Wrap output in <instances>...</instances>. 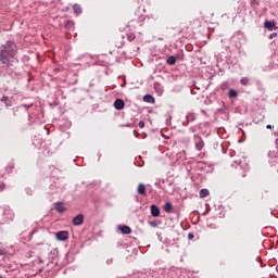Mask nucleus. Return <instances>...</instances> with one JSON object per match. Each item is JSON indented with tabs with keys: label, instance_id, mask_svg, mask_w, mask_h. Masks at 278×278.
<instances>
[{
	"label": "nucleus",
	"instance_id": "obj_20",
	"mask_svg": "<svg viewBox=\"0 0 278 278\" xmlns=\"http://www.w3.org/2000/svg\"><path fill=\"white\" fill-rule=\"evenodd\" d=\"M241 85L242 86H248L249 85V78L248 77H243L241 80H240Z\"/></svg>",
	"mask_w": 278,
	"mask_h": 278
},
{
	"label": "nucleus",
	"instance_id": "obj_15",
	"mask_svg": "<svg viewBox=\"0 0 278 278\" xmlns=\"http://www.w3.org/2000/svg\"><path fill=\"white\" fill-rule=\"evenodd\" d=\"M205 197H210V191L207 189H202L200 191V199H205Z\"/></svg>",
	"mask_w": 278,
	"mask_h": 278
},
{
	"label": "nucleus",
	"instance_id": "obj_8",
	"mask_svg": "<svg viewBox=\"0 0 278 278\" xmlns=\"http://www.w3.org/2000/svg\"><path fill=\"white\" fill-rule=\"evenodd\" d=\"M137 192H138V194H141L142 197H144V194H147V187L144 186V184L138 185Z\"/></svg>",
	"mask_w": 278,
	"mask_h": 278
},
{
	"label": "nucleus",
	"instance_id": "obj_19",
	"mask_svg": "<svg viewBox=\"0 0 278 278\" xmlns=\"http://www.w3.org/2000/svg\"><path fill=\"white\" fill-rule=\"evenodd\" d=\"M73 10L75 14H81V7H79L78 4H74Z\"/></svg>",
	"mask_w": 278,
	"mask_h": 278
},
{
	"label": "nucleus",
	"instance_id": "obj_3",
	"mask_svg": "<svg viewBox=\"0 0 278 278\" xmlns=\"http://www.w3.org/2000/svg\"><path fill=\"white\" fill-rule=\"evenodd\" d=\"M72 223L75 227H79V225H84V215L78 214L73 218Z\"/></svg>",
	"mask_w": 278,
	"mask_h": 278
},
{
	"label": "nucleus",
	"instance_id": "obj_5",
	"mask_svg": "<svg viewBox=\"0 0 278 278\" xmlns=\"http://www.w3.org/2000/svg\"><path fill=\"white\" fill-rule=\"evenodd\" d=\"M205 147V143L203 142V139L201 137H195V149L198 151H201Z\"/></svg>",
	"mask_w": 278,
	"mask_h": 278
},
{
	"label": "nucleus",
	"instance_id": "obj_13",
	"mask_svg": "<svg viewBox=\"0 0 278 278\" xmlns=\"http://www.w3.org/2000/svg\"><path fill=\"white\" fill-rule=\"evenodd\" d=\"M177 63V59L173 55L167 58V64H169V66H175V64Z\"/></svg>",
	"mask_w": 278,
	"mask_h": 278
},
{
	"label": "nucleus",
	"instance_id": "obj_10",
	"mask_svg": "<svg viewBox=\"0 0 278 278\" xmlns=\"http://www.w3.org/2000/svg\"><path fill=\"white\" fill-rule=\"evenodd\" d=\"M55 210L56 212H59L60 214H62L63 212H66V207H64V203L62 202H58L55 204Z\"/></svg>",
	"mask_w": 278,
	"mask_h": 278
},
{
	"label": "nucleus",
	"instance_id": "obj_18",
	"mask_svg": "<svg viewBox=\"0 0 278 278\" xmlns=\"http://www.w3.org/2000/svg\"><path fill=\"white\" fill-rule=\"evenodd\" d=\"M195 116H194V113H189L188 115H187V122L188 123H192L193 121H195Z\"/></svg>",
	"mask_w": 278,
	"mask_h": 278
},
{
	"label": "nucleus",
	"instance_id": "obj_4",
	"mask_svg": "<svg viewBox=\"0 0 278 278\" xmlns=\"http://www.w3.org/2000/svg\"><path fill=\"white\" fill-rule=\"evenodd\" d=\"M264 28L268 29V31H273V29H277V25L275 24V22L266 21L264 23Z\"/></svg>",
	"mask_w": 278,
	"mask_h": 278
},
{
	"label": "nucleus",
	"instance_id": "obj_9",
	"mask_svg": "<svg viewBox=\"0 0 278 278\" xmlns=\"http://www.w3.org/2000/svg\"><path fill=\"white\" fill-rule=\"evenodd\" d=\"M119 231H122V233L129 236V233H131V228L129 226H118Z\"/></svg>",
	"mask_w": 278,
	"mask_h": 278
},
{
	"label": "nucleus",
	"instance_id": "obj_6",
	"mask_svg": "<svg viewBox=\"0 0 278 278\" xmlns=\"http://www.w3.org/2000/svg\"><path fill=\"white\" fill-rule=\"evenodd\" d=\"M150 210H151V215H152L154 218H157V216H160V207H157V205L152 204V205L150 206Z\"/></svg>",
	"mask_w": 278,
	"mask_h": 278
},
{
	"label": "nucleus",
	"instance_id": "obj_12",
	"mask_svg": "<svg viewBox=\"0 0 278 278\" xmlns=\"http://www.w3.org/2000/svg\"><path fill=\"white\" fill-rule=\"evenodd\" d=\"M164 210L167 214H170V212H173V203L166 202L164 205Z\"/></svg>",
	"mask_w": 278,
	"mask_h": 278
},
{
	"label": "nucleus",
	"instance_id": "obj_2",
	"mask_svg": "<svg viewBox=\"0 0 278 278\" xmlns=\"http://www.w3.org/2000/svg\"><path fill=\"white\" fill-rule=\"evenodd\" d=\"M55 238L56 240L64 242V240H68V231L66 230L59 231L56 232Z\"/></svg>",
	"mask_w": 278,
	"mask_h": 278
},
{
	"label": "nucleus",
	"instance_id": "obj_22",
	"mask_svg": "<svg viewBox=\"0 0 278 278\" xmlns=\"http://www.w3.org/2000/svg\"><path fill=\"white\" fill-rule=\"evenodd\" d=\"M194 239V235L192 232L188 233V240H193Z\"/></svg>",
	"mask_w": 278,
	"mask_h": 278
},
{
	"label": "nucleus",
	"instance_id": "obj_14",
	"mask_svg": "<svg viewBox=\"0 0 278 278\" xmlns=\"http://www.w3.org/2000/svg\"><path fill=\"white\" fill-rule=\"evenodd\" d=\"M74 25H75V22H73V21H71V20H67V21H65V23H64L65 29H71V27H74Z\"/></svg>",
	"mask_w": 278,
	"mask_h": 278
},
{
	"label": "nucleus",
	"instance_id": "obj_17",
	"mask_svg": "<svg viewBox=\"0 0 278 278\" xmlns=\"http://www.w3.org/2000/svg\"><path fill=\"white\" fill-rule=\"evenodd\" d=\"M127 40H129V42H134V40H136V34L128 33L127 34Z\"/></svg>",
	"mask_w": 278,
	"mask_h": 278
},
{
	"label": "nucleus",
	"instance_id": "obj_23",
	"mask_svg": "<svg viewBox=\"0 0 278 278\" xmlns=\"http://www.w3.org/2000/svg\"><path fill=\"white\" fill-rule=\"evenodd\" d=\"M9 99H10V98H8V96H4V97L1 98V101H2V103H3V102H8Z\"/></svg>",
	"mask_w": 278,
	"mask_h": 278
},
{
	"label": "nucleus",
	"instance_id": "obj_16",
	"mask_svg": "<svg viewBox=\"0 0 278 278\" xmlns=\"http://www.w3.org/2000/svg\"><path fill=\"white\" fill-rule=\"evenodd\" d=\"M228 97L230 99H236V97H238V92L233 89H230L229 92H228Z\"/></svg>",
	"mask_w": 278,
	"mask_h": 278
},
{
	"label": "nucleus",
	"instance_id": "obj_25",
	"mask_svg": "<svg viewBox=\"0 0 278 278\" xmlns=\"http://www.w3.org/2000/svg\"><path fill=\"white\" fill-rule=\"evenodd\" d=\"M266 129H273V125L268 124V125L266 126Z\"/></svg>",
	"mask_w": 278,
	"mask_h": 278
},
{
	"label": "nucleus",
	"instance_id": "obj_24",
	"mask_svg": "<svg viewBox=\"0 0 278 278\" xmlns=\"http://www.w3.org/2000/svg\"><path fill=\"white\" fill-rule=\"evenodd\" d=\"M139 127H140V129H144V122L140 121L139 122Z\"/></svg>",
	"mask_w": 278,
	"mask_h": 278
},
{
	"label": "nucleus",
	"instance_id": "obj_21",
	"mask_svg": "<svg viewBox=\"0 0 278 278\" xmlns=\"http://www.w3.org/2000/svg\"><path fill=\"white\" fill-rule=\"evenodd\" d=\"M149 225H150L151 227H157V222H149Z\"/></svg>",
	"mask_w": 278,
	"mask_h": 278
},
{
	"label": "nucleus",
	"instance_id": "obj_7",
	"mask_svg": "<svg viewBox=\"0 0 278 278\" xmlns=\"http://www.w3.org/2000/svg\"><path fill=\"white\" fill-rule=\"evenodd\" d=\"M115 110H123L125 108V101L123 99H116L114 102Z\"/></svg>",
	"mask_w": 278,
	"mask_h": 278
},
{
	"label": "nucleus",
	"instance_id": "obj_11",
	"mask_svg": "<svg viewBox=\"0 0 278 278\" xmlns=\"http://www.w3.org/2000/svg\"><path fill=\"white\" fill-rule=\"evenodd\" d=\"M143 101H144L146 103H155V98H153V96H151V94H146V96L143 97Z\"/></svg>",
	"mask_w": 278,
	"mask_h": 278
},
{
	"label": "nucleus",
	"instance_id": "obj_1",
	"mask_svg": "<svg viewBox=\"0 0 278 278\" xmlns=\"http://www.w3.org/2000/svg\"><path fill=\"white\" fill-rule=\"evenodd\" d=\"M16 55V46L12 41H8L4 46L0 47V62L10 66L12 60Z\"/></svg>",
	"mask_w": 278,
	"mask_h": 278
},
{
	"label": "nucleus",
	"instance_id": "obj_26",
	"mask_svg": "<svg viewBox=\"0 0 278 278\" xmlns=\"http://www.w3.org/2000/svg\"><path fill=\"white\" fill-rule=\"evenodd\" d=\"M0 278H3V277L0 276Z\"/></svg>",
	"mask_w": 278,
	"mask_h": 278
}]
</instances>
